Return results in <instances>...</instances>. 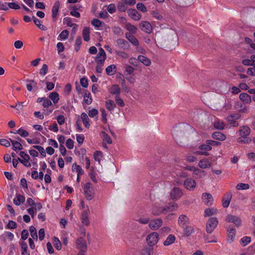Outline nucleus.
<instances>
[{
	"label": "nucleus",
	"mask_w": 255,
	"mask_h": 255,
	"mask_svg": "<svg viewBox=\"0 0 255 255\" xmlns=\"http://www.w3.org/2000/svg\"><path fill=\"white\" fill-rule=\"evenodd\" d=\"M184 186L187 190H193L196 186V182L194 179L188 178L184 181Z\"/></svg>",
	"instance_id": "9d476101"
},
{
	"label": "nucleus",
	"mask_w": 255,
	"mask_h": 255,
	"mask_svg": "<svg viewBox=\"0 0 255 255\" xmlns=\"http://www.w3.org/2000/svg\"><path fill=\"white\" fill-rule=\"evenodd\" d=\"M251 242V239L249 237L245 236L243 237L241 240L240 243L242 244V246L245 247L247 246Z\"/></svg>",
	"instance_id": "864d4df0"
},
{
	"label": "nucleus",
	"mask_w": 255,
	"mask_h": 255,
	"mask_svg": "<svg viewBox=\"0 0 255 255\" xmlns=\"http://www.w3.org/2000/svg\"><path fill=\"white\" fill-rule=\"evenodd\" d=\"M120 88L118 85H114L111 88L110 93L116 96H119L120 94Z\"/></svg>",
	"instance_id": "72a5a7b5"
},
{
	"label": "nucleus",
	"mask_w": 255,
	"mask_h": 255,
	"mask_svg": "<svg viewBox=\"0 0 255 255\" xmlns=\"http://www.w3.org/2000/svg\"><path fill=\"white\" fill-rule=\"evenodd\" d=\"M64 24H66L68 26L72 27L73 26H77V25L75 23H73L72 18L69 17H64L63 19Z\"/></svg>",
	"instance_id": "a19ab883"
},
{
	"label": "nucleus",
	"mask_w": 255,
	"mask_h": 255,
	"mask_svg": "<svg viewBox=\"0 0 255 255\" xmlns=\"http://www.w3.org/2000/svg\"><path fill=\"white\" fill-rule=\"evenodd\" d=\"M82 36L84 40L88 42L90 40V29L88 27H85L82 31Z\"/></svg>",
	"instance_id": "c756f323"
},
{
	"label": "nucleus",
	"mask_w": 255,
	"mask_h": 255,
	"mask_svg": "<svg viewBox=\"0 0 255 255\" xmlns=\"http://www.w3.org/2000/svg\"><path fill=\"white\" fill-rule=\"evenodd\" d=\"M103 156V153L100 151H96L94 153V158L95 160L100 162L101 158Z\"/></svg>",
	"instance_id": "052dcab7"
},
{
	"label": "nucleus",
	"mask_w": 255,
	"mask_h": 255,
	"mask_svg": "<svg viewBox=\"0 0 255 255\" xmlns=\"http://www.w3.org/2000/svg\"><path fill=\"white\" fill-rule=\"evenodd\" d=\"M199 149L202 151V154L205 155H208L207 151H210L212 149V147L210 146V144L206 142L204 144L201 145L199 146Z\"/></svg>",
	"instance_id": "393cba45"
},
{
	"label": "nucleus",
	"mask_w": 255,
	"mask_h": 255,
	"mask_svg": "<svg viewBox=\"0 0 255 255\" xmlns=\"http://www.w3.org/2000/svg\"><path fill=\"white\" fill-rule=\"evenodd\" d=\"M175 237L174 235L170 234L169 235L166 240L164 242L163 245L165 246H168L173 244L175 241Z\"/></svg>",
	"instance_id": "7c9ffc66"
},
{
	"label": "nucleus",
	"mask_w": 255,
	"mask_h": 255,
	"mask_svg": "<svg viewBox=\"0 0 255 255\" xmlns=\"http://www.w3.org/2000/svg\"><path fill=\"white\" fill-rule=\"evenodd\" d=\"M182 195V191L178 187H174L170 192L171 198L174 200H178Z\"/></svg>",
	"instance_id": "1a4fd4ad"
},
{
	"label": "nucleus",
	"mask_w": 255,
	"mask_h": 255,
	"mask_svg": "<svg viewBox=\"0 0 255 255\" xmlns=\"http://www.w3.org/2000/svg\"><path fill=\"white\" fill-rule=\"evenodd\" d=\"M134 71V68L132 67L131 66L127 65L126 67V71L125 72V74L126 75H130Z\"/></svg>",
	"instance_id": "338daca9"
},
{
	"label": "nucleus",
	"mask_w": 255,
	"mask_h": 255,
	"mask_svg": "<svg viewBox=\"0 0 255 255\" xmlns=\"http://www.w3.org/2000/svg\"><path fill=\"white\" fill-rule=\"evenodd\" d=\"M106 57V54L104 50L102 48H100L99 52L95 57V61L97 63H100V64L102 63L104 64Z\"/></svg>",
	"instance_id": "0eeeda50"
},
{
	"label": "nucleus",
	"mask_w": 255,
	"mask_h": 255,
	"mask_svg": "<svg viewBox=\"0 0 255 255\" xmlns=\"http://www.w3.org/2000/svg\"><path fill=\"white\" fill-rule=\"evenodd\" d=\"M30 235L33 239L37 240V234L36 229L32 226L29 228Z\"/></svg>",
	"instance_id": "4d7b16f0"
},
{
	"label": "nucleus",
	"mask_w": 255,
	"mask_h": 255,
	"mask_svg": "<svg viewBox=\"0 0 255 255\" xmlns=\"http://www.w3.org/2000/svg\"><path fill=\"white\" fill-rule=\"evenodd\" d=\"M9 140L11 142L12 148L14 150L16 151L17 149L19 150L22 149V146L19 142L12 140L11 138H9Z\"/></svg>",
	"instance_id": "c9c22d12"
},
{
	"label": "nucleus",
	"mask_w": 255,
	"mask_h": 255,
	"mask_svg": "<svg viewBox=\"0 0 255 255\" xmlns=\"http://www.w3.org/2000/svg\"><path fill=\"white\" fill-rule=\"evenodd\" d=\"M240 99L245 103L249 104L251 102V96L246 93H241L240 95Z\"/></svg>",
	"instance_id": "bb28decb"
},
{
	"label": "nucleus",
	"mask_w": 255,
	"mask_h": 255,
	"mask_svg": "<svg viewBox=\"0 0 255 255\" xmlns=\"http://www.w3.org/2000/svg\"><path fill=\"white\" fill-rule=\"evenodd\" d=\"M239 132L241 137L238 138V142L249 143L251 141V139L247 137L251 132L250 128L249 127L244 126L240 127Z\"/></svg>",
	"instance_id": "f257e3e1"
},
{
	"label": "nucleus",
	"mask_w": 255,
	"mask_h": 255,
	"mask_svg": "<svg viewBox=\"0 0 255 255\" xmlns=\"http://www.w3.org/2000/svg\"><path fill=\"white\" fill-rule=\"evenodd\" d=\"M183 229V233L185 236L189 237L194 233V229L193 227L186 225L185 227H182Z\"/></svg>",
	"instance_id": "b1692460"
},
{
	"label": "nucleus",
	"mask_w": 255,
	"mask_h": 255,
	"mask_svg": "<svg viewBox=\"0 0 255 255\" xmlns=\"http://www.w3.org/2000/svg\"><path fill=\"white\" fill-rule=\"evenodd\" d=\"M250 188L248 184L240 183L237 185L236 188L237 190H246Z\"/></svg>",
	"instance_id": "13d9d810"
},
{
	"label": "nucleus",
	"mask_w": 255,
	"mask_h": 255,
	"mask_svg": "<svg viewBox=\"0 0 255 255\" xmlns=\"http://www.w3.org/2000/svg\"><path fill=\"white\" fill-rule=\"evenodd\" d=\"M60 3L59 0H56L52 8V17L53 18L54 21L56 20L60 7Z\"/></svg>",
	"instance_id": "f3484780"
},
{
	"label": "nucleus",
	"mask_w": 255,
	"mask_h": 255,
	"mask_svg": "<svg viewBox=\"0 0 255 255\" xmlns=\"http://www.w3.org/2000/svg\"><path fill=\"white\" fill-rule=\"evenodd\" d=\"M178 223L181 228L185 227L189 224V219L187 216L182 214L178 218Z\"/></svg>",
	"instance_id": "4468645a"
},
{
	"label": "nucleus",
	"mask_w": 255,
	"mask_h": 255,
	"mask_svg": "<svg viewBox=\"0 0 255 255\" xmlns=\"http://www.w3.org/2000/svg\"><path fill=\"white\" fill-rule=\"evenodd\" d=\"M113 32L114 34L119 36L122 35L123 34L122 28L119 26H114L113 28Z\"/></svg>",
	"instance_id": "69168bd1"
},
{
	"label": "nucleus",
	"mask_w": 255,
	"mask_h": 255,
	"mask_svg": "<svg viewBox=\"0 0 255 255\" xmlns=\"http://www.w3.org/2000/svg\"><path fill=\"white\" fill-rule=\"evenodd\" d=\"M106 108L110 111L113 110L116 107V104L111 100H108L106 102Z\"/></svg>",
	"instance_id": "ea45409f"
},
{
	"label": "nucleus",
	"mask_w": 255,
	"mask_h": 255,
	"mask_svg": "<svg viewBox=\"0 0 255 255\" xmlns=\"http://www.w3.org/2000/svg\"><path fill=\"white\" fill-rule=\"evenodd\" d=\"M199 166L202 169L209 168L211 166V162L207 159H203L199 161Z\"/></svg>",
	"instance_id": "c85d7f7f"
},
{
	"label": "nucleus",
	"mask_w": 255,
	"mask_h": 255,
	"mask_svg": "<svg viewBox=\"0 0 255 255\" xmlns=\"http://www.w3.org/2000/svg\"><path fill=\"white\" fill-rule=\"evenodd\" d=\"M73 168L76 171L77 174H83L84 173V171L81 166L77 165L76 163L73 164Z\"/></svg>",
	"instance_id": "5fc2aeb1"
},
{
	"label": "nucleus",
	"mask_w": 255,
	"mask_h": 255,
	"mask_svg": "<svg viewBox=\"0 0 255 255\" xmlns=\"http://www.w3.org/2000/svg\"><path fill=\"white\" fill-rule=\"evenodd\" d=\"M139 27L142 31L148 34L151 33L152 31L151 25L147 21H141L139 24Z\"/></svg>",
	"instance_id": "f8f14e48"
},
{
	"label": "nucleus",
	"mask_w": 255,
	"mask_h": 255,
	"mask_svg": "<svg viewBox=\"0 0 255 255\" xmlns=\"http://www.w3.org/2000/svg\"><path fill=\"white\" fill-rule=\"evenodd\" d=\"M212 137L219 140H224L226 139L225 135L219 131L214 132L212 134Z\"/></svg>",
	"instance_id": "2f4dec72"
},
{
	"label": "nucleus",
	"mask_w": 255,
	"mask_h": 255,
	"mask_svg": "<svg viewBox=\"0 0 255 255\" xmlns=\"http://www.w3.org/2000/svg\"><path fill=\"white\" fill-rule=\"evenodd\" d=\"M153 253V248L151 247H146L142 249L141 255H152Z\"/></svg>",
	"instance_id": "a18cd8bd"
},
{
	"label": "nucleus",
	"mask_w": 255,
	"mask_h": 255,
	"mask_svg": "<svg viewBox=\"0 0 255 255\" xmlns=\"http://www.w3.org/2000/svg\"><path fill=\"white\" fill-rule=\"evenodd\" d=\"M190 170L193 171L194 177L196 178H201L206 175L205 172L204 170L196 168L194 167H191Z\"/></svg>",
	"instance_id": "dca6fc26"
},
{
	"label": "nucleus",
	"mask_w": 255,
	"mask_h": 255,
	"mask_svg": "<svg viewBox=\"0 0 255 255\" xmlns=\"http://www.w3.org/2000/svg\"><path fill=\"white\" fill-rule=\"evenodd\" d=\"M32 18L33 19V22L34 23V24L41 30H44V31H45L47 30V28L45 26H44V25L41 24V21L40 20L37 18L36 17H35L34 16H33Z\"/></svg>",
	"instance_id": "473e14b6"
},
{
	"label": "nucleus",
	"mask_w": 255,
	"mask_h": 255,
	"mask_svg": "<svg viewBox=\"0 0 255 255\" xmlns=\"http://www.w3.org/2000/svg\"><path fill=\"white\" fill-rule=\"evenodd\" d=\"M69 31L67 30H63L59 35L58 40H65L68 38Z\"/></svg>",
	"instance_id": "3c124183"
},
{
	"label": "nucleus",
	"mask_w": 255,
	"mask_h": 255,
	"mask_svg": "<svg viewBox=\"0 0 255 255\" xmlns=\"http://www.w3.org/2000/svg\"><path fill=\"white\" fill-rule=\"evenodd\" d=\"M138 62H140L146 66H148L151 64L150 60L143 55H140L138 56Z\"/></svg>",
	"instance_id": "a878e982"
},
{
	"label": "nucleus",
	"mask_w": 255,
	"mask_h": 255,
	"mask_svg": "<svg viewBox=\"0 0 255 255\" xmlns=\"http://www.w3.org/2000/svg\"><path fill=\"white\" fill-rule=\"evenodd\" d=\"M11 132L14 133H17V134H19L21 136L23 137H27L29 135V133L27 130H24L21 128H19L15 132H13L12 131H11Z\"/></svg>",
	"instance_id": "09e8293b"
},
{
	"label": "nucleus",
	"mask_w": 255,
	"mask_h": 255,
	"mask_svg": "<svg viewBox=\"0 0 255 255\" xmlns=\"http://www.w3.org/2000/svg\"><path fill=\"white\" fill-rule=\"evenodd\" d=\"M202 199L206 205L210 206L213 203V197L212 195L209 193H203Z\"/></svg>",
	"instance_id": "2eb2a0df"
},
{
	"label": "nucleus",
	"mask_w": 255,
	"mask_h": 255,
	"mask_svg": "<svg viewBox=\"0 0 255 255\" xmlns=\"http://www.w3.org/2000/svg\"><path fill=\"white\" fill-rule=\"evenodd\" d=\"M146 241L150 247L156 245L158 241V233L154 232L149 234L146 238Z\"/></svg>",
	"instance_id": "20e7f679"
},
{
	"label": "nucleus",
	"mask_w": 255,
	"mask_h": 255,
	"mask_svg": "<svg viewBox=\"0 0 255 255\" xmlns=\"http://www.w3.org/2000/svg\"><path fill=\"white\" fill-rule=\"evenodd\" d=\"M116 66L114 64L108 66L106 69V72L107 75L112 76L113 75L116 71Z\"/></svg>",
	"instance_id": "f704fd0d"
},
{
	"label": "nucleus",
	"mask_w": 255,
	"mask_h": 255,
	"mask_svg": "<svg viewBox=\"0 0 255 255\" xmlns=\"http://www.w3.org/2000/svg\"><path fill=\"white\" fill-rule=\"evenodd\" d=\"M255 61V55H252L251 57V59H244L243 60L242 63L246 66H252L254 64Z\"/></svg>",
	"instance_id": "e433bc0d"
},
{
	"label": "nucleus",
	"mask_w": 255,
	"mask_h": 255,
	"mask_svg": "<svg viewBox=\"0 0 255 255\" xmlns=\"http://www.w3.org/2000/svg\"><path fill=\"white\" fill-rule=\"evenodd\" d=\"M165 209L160 205V204L155 203L152 208L151 212L154 216H159L161 214H165Z\"/></svg>",
	"instance_id": "6e6552de"
},
{
	"label": "nucleus",
	"mask_w": 255,
	"mask_h": 255,
	"mask_svg": "<svg viewBox=\"0 0 255 255\" xmlns=\"http://www.w3.org/2000/svg\"><path fill=\"white\" fill-rule=\"evenodd\" d=\"M126 29L129 31L131 33H135L137 31V28L133 25H132L130 23H127L126 25Z\"/></svg>",
	"instance_id": "8fccbe9b"
},
{
	"label": "nucleus",
	"mask_w": 255,
	"mask_h": 255,
	"mask_svg": "<svg viewBox=\"0 0 255 255\" xmlns=\"http://www.w3.org/2000/svg\"><path fill=\"white\" fill-rule=\"evenodd\" d=\"M127 5V4L124 1L118 2L117 4V8L118 11L120 12L126 11L128 9Z\"/></svg>",
	"instance_id": "4c0bfd02"
},
{
	"label": "nucleus",
	"mask_w": 255,
	"mask_h": 255,
	"mask_svg": "<svg viewBox=\"0 0 255 255\" xmlns=\"http://www.w3.org/2000/svg\"><path fill=\"white\" fill-rule=\"evenodd\" d=\"M13 203L16 206H19L21 203L25 201V197L21 194H16L15 197L13 199Z\"/></svg>",
	"instance_id": "5701e85b"
},
{
	"label": "nucleus",
	"mask_w": 255,
	"mask_h": 255,
	"mask_svg": "<svg viewBox=\"0 0 255 255\" xmlns=\"http://www.w3.org/2000/svg\"><path fill=\"white\" fill-rule=\"evenodd\" d=\"M78 8L75 6H73L72 10L70 11V14L74 17L79 18L80 17V13L77 11Z\"/></svg>",
	"instance_id": "0e129e2a"
},
{
	"label": "nucleus",
	"mask_w": 255,
	"mask_h": 255,
	"mask_svg": "<svg viewBox=\"0 0 255 255\" xmlns=\"http://www.w3.org/2000/svg\"><path fill=\"white\" fill-rule=\"evenodd\" d=\"M178 207V204L176 203L173 202L168 204V205L164 207V209H165V214L168 212H171L173 210H176Z\"/></svg>",
	"instance_id": "4be33fe9"
},
{
	"label": "nucleus",
	"mask_w": 255,
	"mask_h": 255,
	"mask_svg": "<svg viewBox=\"0 0 255 255\" xmlns=\"http://www.w3.org/2000/svg\"><path fill=\"white\" fill-rule=\"evenodd\" d=\"M217 212V209H215V208H208V209H206L205 210V212H204V216L206 217V216H207V217H210V216H212L213 215L216 214Z\"/></svg>",
	"instance_id": "37998d69"
},
{
	"label": "nucleus",
	"mask_w": 255,
	"mask_h": 255,
	"mask_svg": "<svg viewBox=\"0 0 255 255\" xmlns=\"http://www.w3.org/2000/svg\"><path fill=\"white\" fill-rule=\"evenodd\" d=\"M48 66L46 64H43L40 70L39 74L41 76H45L48 72Z\"/></svg>",
	"instance_id": "e2e57ef3"
},
{
	"label": "nucleus",
	"mask_w": 255,
	"mask_h": 255,
	"mask_svg": "<svg viewBox=\"0 0 255 255\" xmlns=\"http://www.w3.org/2000/svg\"><path fill=\"white\" fill-rule=\"evenodd\" d=\"M103 140L104 142L108 144H111L112 140L110 136L105 132H102Z\"/></svg>",
	"instance_id": "49530a36"
},
{
	"label": "nucleus",
	"mask_w": 255,
	"mask_h": 255,
	"mask_svg": "<svg viewBox=\"0 0 255 255\" xmlns=\"http://www.w3.org/2000/svg\"><path fill=\"white\" fill-rule=\"evenodd\" d=\"M20 156L22 158L20 159L18 158V161L26 167H29L31 166V164L29 162V156L24 151H20L19 152Z\"/></svg>",
	"instance_id": "39448f33"
},
{
	"label": "nucleus",
	"mask_w": 255,
	"mask_h": 255,
	"mask_svg": "<svg viewBox=\"0 0 255 255\" xmlns=\"http://www.w3.org/2000/svg\"><path fill=\"white\" fill-rule=\"evenodd\" d=\"M117 44L118 46L124 50H127L129 48V44L124 39L119 38L117 40Z\"/></svg>",
	"instance_id": "6ab92c4d"
},
{
	"label": "nucleus",
	"mask_w": 255,
	"mask_h": 255,
	"mask_svg": "<svg viewBox=\"0 0 255 255\" xmlns=\"http://www.w3.org/2000/svg\"><path fill=\"white\" fill-rule=\"evenodd\" d=\"M21 249V255H29V254H27V245L25 242H22L20 244Z\"/></svg>",
	"instance_id": "bf43d9fd"
},
{
	"label": "nucleus",
	"mask_w": 255,
	"mask_h": 255,
	"mask_svg": "<svg viewBox=\"0 0 255 255\" xmlns=\"http://www.w3.org/2000/svg\"><path fill=\"white\" fill-rule=\"evenodd\" d=\"M126 37L128 40L135 46L138 45L139 42L137 38L131 33H126Z\"/></svg>",
	"instance_id": "412c9836"
},
{
	"label": "nucleus",
	"mask_w": 255,
	"mask_h": 255,
	"mask_svg": "<svg viewBox=\"0 0 255 255\" xmlns=\"http://www.w3.org/2000/svg\"><path fill=\"white\" fill-rule=\"evenodd\" d=\"M54 246L56 250L60 251L61 250V244L58 238L54 237L53 239Z\"/></svg>",
	"instance_id": "603ef678"
},
{
	"label": "nucleus",
	"mask_w": 255,
	"mask_h": 255,
	"mask_svg": "<svg viewBox=\"0 0 255 255\" xmlns=\"http://www.w3.org/2000/svg\"><path fill=\"white\" fill-rule=\"evenodd\" d=\"M136 8L138 10H140L143 12H145L147 11L146 7L142 3H137L136 4Z\"/></svg>",
	"instance_id": "774afa93"
},
{
	"label": "nucleus",
	"mask_w": 255,
	"mask_h": 255,
	"mask_svg": "<svg viewBox=\"0 0 255 255\" xmlns=\"http://www.w3.org/2000/svg\"><path fill=\"white\" fill-rule=\"evenodd\" d=\"M231 198H232V195L231 194H229L227 195V199H223L222 205L224 208H227L229 206L230 202H231Z\"/></svg>",
	"instance_id": "de8ad7c7"
},
{
	"label": "nucleus",
	"mask_w": 255,
	"mask_h": 255,
	"mask_svg": "<svg viewBox=\"0 0 255 255\" xmlns=\"http://www.w3.org/2000/svg\"><path fill=\"white\" fill-rule=\"evenodd\" d=\"M102 22L97 18H94L92 21V24L96 28H99L102 24Z\"/></svg>",
	"instance_id": "680f3d73"
},
{
	"label": "nucleus",
	"mask_w": 255,
	"mask_h": 255,
	"mask_svg": "<svg viewBox=\"0 0 255 255\" xmlns=\"http://www.w3.org/2000/svg\"><path fill=\"white\" fill-rule=\"evenodd\" d=\"M89 209H87L84 210L81 214V219L82 223L86 226H88L90 224L89 220Z\"/></svg>",
	"instance_id": "a211bd4d"
},
{
	"label": "nucleus",
	"mask_w": 255,
	"mask_h": 255,
	"mask_svg": "<svg viewBox=\"0 0 255 255\" xmlns=\"http://www.w3.org/2000/svg\"><path fill=\"white\" fill-rule=\"evenodd\" d=\"M84 194L88 200H91L94 197L93 185L90 182H87L84 186Z\"/></svg>",
	"instance_id": "f03ea898"
},
{
	"label": "nucleus",
	"mask_w": 255,
	"mask_h": 255,
	"mask_svg": "<svg viewBox=\"0 0 255 255\" xmlns=\"http://www.w3.org/2000/svg\"><path fill=\"white\" fill-rule=\"evenodd\" d=\"M49 98L54 104L57 103L59 100L58 93L54 92L50 94Z\"/></svg>",
	"instance_id": "58836bf2"
},
{
	"label": "nucleus",
	"mask_w": 255,
	"mask_h": 255,
	"mask_svg": "<svg viewBox=\"0 0 255 255\" xmlns=\"http://www.w3.org/2000/svg\"><path fill=\"white\" fill-rule=\"evenodd\" d=\"M162 224V221L160 219H156L151 221L149 223V228L153 230L159 229Z\"/></svg>",
	"instance_id": "ddd939ff"
},
{
	"label": "nucleus",
	"mask_w": 255,
	"mask_h": 255,
	"mask_svg": "<svg viewBox=\"0 0 255 255\" xmlns=\"http://www.w3.org/2000/svg\"><path fill=\"white\" fill-rule=\"evenodd\" d=\"M81 118L82 120V122L85 127L86 128H89L90 127V124L89 123V119L87 115L85 113L83 112L81 114Z\"/></svg>",
	"instance_id": "cd10ccee"
},
{
	"label": "nucleus",
	"mask_w": 255,
	"mask_h": 255,
	"mask_svg": "<svg viewBox=\"0 0 255 255\" xmlns=\"http://www.w3.org/2000/svg\"><path fill=\"white\" fill-rule=\"evenodd\" d=\"M77 248L80 250V251L86 252L87 250V245L86 240L83 237H79L76 241Z\"/></svg>",
	"instance_id": "423d86ee"
},
{
	"label": "nucleus",
	"mask_w": 255,
	"mask_h": 255,
	"mask_svg": "<svg viewBox=\"0 0 255 255\" xmlns=\"http://www.w3.org/2000/svg\"><path fill=\"white\" fill-rule=\"evenodd\" d=\"M218 224L217 218L212 217L209 219L206 224V230L207 233L211 234L215 229Z\"/></svg>",
	"instance_id": "7ed1b4c3"
},
{
	"label": "nucleus",
	"mask_w": 255,
	"mask_h": 255,
	"mask_svg": "<svg viewBox=\"0 0 255 255\" xmlns=\"http://www.w3.org/2000/svg\"><path fill=\"white\" fill-rule=\"evenodd\" d=\"M128 16L134 20H138L141 18V15L135 9H129L128 11Z\"/></svg>",
	"instance_id": "aec40b11"
},
{
	"label": "nucleus",
	"mask_w": 255,
	"mask_h": 255,
	"mask_svg": "<svg viewBox=\"0 0 255 255\" xmlns=\"http://www.w3.org/2000/svg\"><path fill=\"white\" fill-rule=\"evenodd\" d=\"M82 42V40L81 36L77 37L74 45V49L76 51L78 52L80 50Z\"/></svg>",
	"instance_id": "c03bdc74"
},
{
	"label": "nucleus",
	"mask_w": 255,
	"mask_h": 255,
	"mask_svg": "<svg viewBox=\"0 0 255 255\" xmlns=\"http://www.w3.org/2000/svg\"><path fill=\"white\" fill-rule=\"evenodd\" d=\"M84 101L87 105H90L92 102V99L91 94L89 93L88 94H85L84 96Z\"/></svg>",
	"instance_id": "6e6d98bb"
},
{
	"label": "nucleus",
	"mask_w": 255,
	"mask_h": 255,
	"mask_svg": "<svg viewBox=\"0 0 255 255\" xmlns=\"http://www.w3.org/2000/svg\"><path fill=\"white\" fill-rule=\"evenodd\" d=\"M226 221L229 223H234L237 227L241 224V220L239 217L230 214L226 216Z\"/></svg>",
	"instance_id": "9b49d317"
},
{
	"label": "nucleus",
	"mask_w": 255,
	"mask_h": 255,
	"mask_svg": "<svg viewBox=\"0 0 255 255\" xmlns=\"http://www.w3.org/2000/svg\"><path fill=\"white\" fill-rule=\"evenodd\" d=\"M214 127L215 128L222 130L225 128V124L223 122L219 120H216L214 123Z\"/></svg>",
	"instance_id": "79ce46f5"
}]
</instances>
